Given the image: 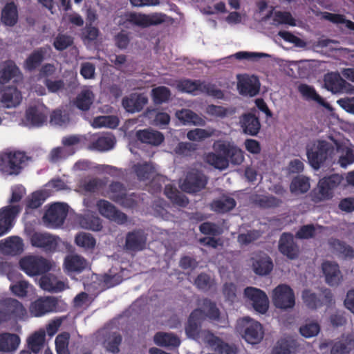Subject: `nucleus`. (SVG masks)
I'll list each match as a JSON object with an SVG mask.
<instances>
[{"label":"nucleus","mask_w":354,"mask_h":354,"mask_svg":"<svg viewBox=\"0 0 354 354\" xmlns=\"http://www.w3.org/2000/svg\"><path fill=\"white\" fill-rule=\"evenodd\" d=\"M337 140L330 138V141L316 140L306 145V156L310 165L318 169L324 164H334L335 157V146Z\"/></svg>","instance_id":"nucleus-1"},{"label":"nucleus","mask_w":354,"mask_h":354,"mask_svg":"<svg viewBox=\"0 0 354 354\" xmlns=\"http://www.w3.org/2000/svg\"><path fill=\"white\" fill-rule=\"evenodd\" d=\"M20 268L29 277L47 272L55 267L54 262L38 255H27L19 261Z\"/></svg>","instance_id":"nucleus-2"},{"label":"nucleus","mask_w":354,"mask_h":354,"mask_svg":"<svg viewBox=\"0 0 354 354\" xmlns=\"http://www.w3.org/2000/svg\"><path fill=\"white\" fill-rule=\"evenodd\" d=\"M29 158L21 151H3L0 153V171L6 175H17Z\"/></svg>","instance_id":"nucleus-3"},{"label":"nucleus","mask_w":354,"mask_h":354,"mask_svg":"<svg viewBox=\"0 0 354 354\" xmlns=\"http://www.w3.org/2000/svg\"><path fill=\"white\" fill-rule=\"evenodd\" d=\"M236 330L250 344L259 342L263 337L261 325L257 321L245 317L237 321Z\"/></svg>","instance_id":"nucleus-4"},{"label":"nucleus","mask_w":354,"mask_h":354,"mask_svg":"<svg viewBox=\"0 0 354 354\" xmlns=\"http://www.w3.org/2000/svg\"><path fill=\"white\" fill-rule=\"evenodd\" d=\"M272 301L274 306L282 310L292 309L295 305L293 290L288 285L280 284L272 292Z\"/></svg>","instance_id":"nucleus-5"},{"label":"nucleus","mask_w":354,"mask_h":354,"mask_svg":"<svg viewBox=\"0 0 354 354\" xmlns=\"http://www.w3.org/2000/svg\"><path fill=\"white\" fill-rule=\"evenodd\" d=\"M166 15L162 13L146 15L142 13L129 12L122 16V24L129 22L141 27L156 26L165 21Z\"/></svg>","instance_id":"nucleus-6"},{"label":"nucleus","mask_w":354,"mask_h":354,"mask_svg":"<svg viewBox=\"0 0 354 354\" xmlns=\"http://www.w3.org/2000/svg\"><path fill=\"white\" fill-rule=\"evenodd\" d=\"M0 309L7 322L11 319H24L27 314L26 309L22 303L12 297L1 299Z\"/></svg>","instance_id":"nucleus-7"},{"label":"nucleus","mask_w":354,"mask_h":354,"mask_svg":"<svg viewBox=\"0 0 354 354\" xmlns=\"http://www.w3.org/2000/svg\"><path fill=\"white\" fill-rule=\"evenodd\" d=\"M247 303L259 313L264 314L269 307V300L266 294L261 290L254 287H247L243 292Z\"/></svg>","instance_id":"nucleus-8"},{"label":"nucleus","mask_w":354,"mask_h":354,"mask_svg":"<svg viewBox=\"0 0 354 354\" xmlns=\"http://www.w3.org/2000/svg\"><path fill=\"white\" fill-rule=\"evenodd\" d=\"M330 346H331L330 354H349L354 349V335H342L340 339L335 342L324 339L320 343L319 348L326 349Z\"/></svg>","instance_id":"nucleus-9"},{"label":"nucleus","mask_w":354,"mask_h":354,"mask_svg":"<svg viewBox=\"0 0 354 354\" xmlns=\"http://www.w3.org/2000/svg\"><path fill=\"white\" fill-rule=\"evenodd\" d=\"M47 109L43 104L30 105L26 110L23 122L28 127H41L47 119Z\"/></svg>","instance_id":"nucleus-10"},{"label":"nucleus","mask_w":354,"mask_h":354,"mask_svg":"<svg viewBox=\"0 0 354 354\" xmlns=\"http://www.w3.org/2000/svg\"><path fill=\"white\" fill-rule=\"evenodd\" d=\"M94 338L107 351L113 353H118L120 351L119 346L122 342L120 334L110 331L107 328H102L94 335Z\"/></svg>","instance_id":"nucleus-11"},{"label":"nucleus","mask_w":354,"mask_h":354,"mask_svg":"<svg viewBox=\"0 0 354 354\" xmlns=\"http://www.w3.org/2000/svg\"><path fill=\"white\" fill-rule=\"evenodd\" d=\"M134 171L137 174L138 179L141 181L151 180V187H153V192H156L160 190L162 187L161 182H165V178L157 175L155 167L151 164H138L134 166Z\"/></svg>","instance_id":"nucleus-12"},{"label":"nucleus","mask_w":354,"mask_h":354,"mask_svg":"<svg viewBox=\"0 0 354 354\" xmlns=\"http://www.w3.org/2000/svg\"><path fill=\"white\" fill-rule=\"evenodd\" d=\"M213 149L216 151L223 153L227 157L229 162H230L233 165H241L244 160L243 151L230 142L216 141L213 145Z\"/></svg>","instance_id":"nucleus-13"},{"label":"nucleus","mask_w":354,"mask_h":354,"mask_svg":"<svg viewBox=\"0 0 354 354\" xmlns=\"http://www.w3.org/2000/svg\"><path fill=\"white\" fill-rule=\"evenodd\" d=\"M66 206L60 203L52 205L43 216V221L47 227H57L63 224L66 216Z\"/></svg>","instance_id":"nucleus-14"},{"label":"nucleus","mask_w":354,"mask_h":354,"mask_svg":"<svg viewBox=\"0 0 354 354\" xmlns=\"http://www.w3.org/2000/svg\"><path fill=\"white\" fill-rule=\"evenodd\" d=\"M237 90L245 96L254 97L259 92L260 82L255 75H237Z\"/></svg>","instance_id":"nucleus-15"},{"label":"nucleus","mask_w":354,"mask_h":354,"mask_svg":"<svg viewBox=\"0 0 354 354\" xmlns=\"http://www.w3.org/2000/svg\"><path fill=\"white\" fill-rule=\"evenodd\" d=\"M302 299L307 307L316 309L324 304H329L333 300L330 290L325 289L318 295L310 290H305L302 292Z\"/></svg>","instance_id":"nucleus-16"},{"label":"nucleus","mask_w":354,"mask_h":354,"mask_svg":"<svg viewBox=\"0 0 354 354\" xmlns=\"http://www.w3.org/2000/svg\"><path fill=\"white\" fill-rule=\"evenodd\" d=\"M96 206L98 212L102 216L120 225L127 222V216L117 209L110 202L101 199L97 202Z\"/></svg>","instance_id":"nucleus-17"},{"label":"nucleus","mask_w":354,"mask_h":354,"mask_svg":"<svg viewBox=\"0 0 354 354\" xmlns=\"http://www.w3.org/2000/svg\"><path fill=\"white\" fill-rule=\"evenodd\" d=\"M206 183V177L202 173L193 170L187 173L185 180L180 184V188L185 192L195 193L203 189Z\"/></svg>","instance_id":"nucleus-18"},{"label":"nucleus","mask_w":354,"mask_h":354,"mask_svg":"<svg viewBox=\"0 0 354 354\" xmlns=\"http://www.w3.org/2000/svg\"><path fill=\"white\" fill-rule=\"evenodd\" d=\"M21 207L19 205H12L0 209V236L4 235L11 229L12 222Z\"/></svg>","instance_id":"nucleus-19"},{"label":"nucleus","mask_w":354,"mask_h":354,"mask_svg":"<svg viewBox=\"0 0 354 354\" xmlns=\"http://www.w3.org/2000/svg\"><path fill=\"white\" fill-rule=\"evenodd\" d=\"M31 244L45 251H55L59 244V239L48 233L35 232L30 238Z\"/></svg>","instance_id":"nucleus-20"},{"label":"nucleus","mask_w":354,"mask_h":354,"mask_svg":"<svg viewBox=\"0 0 354 354\" xmlns=\"http://www.w3.org/2000/svg\"><path fill=\"white\" fill-rule=\"evenodd\" d=\"M147 237L142 230H135L129 232L125 239V250L129 252L143 250L147 246Z\"/></svg>","instance_id":"nucleus-21"},{"label":"nucleus","mask_w":354,"mask_h":354,"mask_svg":"<svg viewBox=\"0 0 354 354\" xmlns=\"http://www.w3.org/2000/svg\"><path fill=\"white\" fill-rule=\"evenodd\" d=\"M57 299L53 297H44L31 304L30 312L35 317H40L55 310Z\"/></svg>","instance_id":"nucleus-22"},{"label":"nucleus","mask_w":354,"mask_h":354,"mask_svg":"<svg viewBox=\"0 0 354 354\" xmlns=\"http://www.w3.org/2000/svg\"><path fill=\"white\" fill-rule=\"evenodd\" d=\"M21 100V93L15 87H8L0 93V106L4 108H15Z\"/></svg>","instance_id":"nucleus-23"},{"label":"nucleus","mask_w":354,"mask_h":354,"mask_svg":"<svg viewBox=\"0 0 354 354\" xmlns=\"http://www.w3.org/2000/svg\"><path fill=\"white\" fill-rule=\"evenodd\" d=\"M39 285L44 290L51 292H59L68 288L67 283L52 274L43 275L39 279Z\"/></svg>","instance_id":"nucleus-24"},{"label":"nucleus","mask_w":354,"mask_h":354,"mask_svg":"<svg viewBox=\"0 0 354 354\" xmlns=\"http://www.w3.org/2000/svg\"><path fill=\"white\" fill-rule=\"evenodd\" d=\"M272 19L271 24L273 26H279L280 24H288L291 26H296L295 21L291 14L288 12H281L275 10L271 7L270 10L261 18V21H267Z\"/></svg>","instance_id":"nucleus-25"},{"label":"nucleus","mask_w":354,"mask_h":354,"mask_svg":"<svg viewBox=\"0 0 354 354\" xmlns=\"http://www.w3.org/2000/svg\"><path fill=\"white\" fill-rule=\"evenodd\" d=\"M153 342L156 345L165 347L169 350L178 348L181 343L180 337L173 333L167 332H158L153 336Z\"/></svg>","instance_id":"nucleus-26"},{"label":"nucleus","mask_w":354,"mask_h":354,"mask_svg":"<svg viewBox=\"0 0 354 354\" xmlns=\"http://www.w3.org/2000/svg\"><path fill=\"white\" fill-rule=\"evenodd\" d=\"M147 102V97L138 93H132L122 99V106L129 113L139 112Z\"/></svg>","instance_id":"nucleus-27"},{"label":"nucleus","mask_w":354,"mask_h":354,"mask_svg":"<svg viewBox=\"0 0 354 354\" xmlns=\"http://www.w3.org/2000/svg\"><path fill=\"white\" fill-rule=\"evenodd\" d=\"M0 251L5 254L16 255L24 251L22 239L17 236L0 241Z\"/></svg>","instance_id":"nucleus-28"},{"label":"nucleus","mask_w":354,"mask_h":354,"mask_svg":"<svg viewBox=\"0 0 354 354\" xmlns=\"http://www.w3.org/2000/svg\"><path fill=\"white\" fill-rule=\"evenodd\" d=\"M279 251L290 259H295L298 256L299 249L294 242L292 235L283 234L279 242Z\"/></svg>","instance_id":"nucleus-29"},{"label":"nucleus","mask_w":354,"mask_h":354,"mask_svg":"<svg viewBox=\"0 0 354 354\" xmlns=\"http://www.w3.org/2000/svg\"><path fill=\"white\" fill-rule=\"evenodd\" d=\"M322 271L326 282L330 286H337L342 279V274L337 263L326 261L322 264Z\"/></svg>","instance_id":"nucleus-30"},{"label":"nucleus","mask_w":354,"mask_h":354,"mask_svg":"<svg viewBox=\"0 0 354 354\" xmlns=\"http://www.w3.org/2000/svg\"><path fill=\"white\" fill-rule=\"evenodd\" d=\"M239 124L245 134L256 136L261 128L258 118L254 114L245 113L240 117Z\"/></svg>","instance_id":"nucleus-31"},{"label":"nucleus","mask_w":354,"mask_h":354,"mask_svg":"<svg viewBox=\"0 0 354 354\" xmlns=\"http://www.w3.org/2000/svg\"><path fill=\"white\" fill-rule=\"evenodd\" d=\"M19 337L14 333H3L0 334V352L12 353L20 344Z\"/></svg>","instance_id":"nucleus-32"},{"label":"nucleus","mask_w":354,"mask_h":354,"mask_svg":"<svg viewBox=\"0 0 354 354\" xmlns=\"http://www.w3.org/2000/svg\"><path fill=\"white\" fill-rule=\"evenodd\" d=\"M203 318L204 315L201 309H196L191 313L185 326V333L189 337L196 338L198 336Z\"/></svg>","instance_id":"nucleus-33"},{"label":"nucleus","mask_w":354,"mask_h":354,"mask_svg":"<svg viewBox=\"0 0 354 354\" xmlns=\"http://www.w3.org/2000/svg\"><path fill=\"white\" fill-rule=\"evenodd\" d=\"M335 157L337 160L335 163L339 164L343 168H346L348 165L354 162L353 151L338 141L335 146Z\"/></svg>","instance_id":"nucleus-34"},{"label":"nucleus","mask_w":354,"mask_h":354,"mask_svg":"<svg viewBox=\"0 0 354 354\" xmlns=\"http://www.w3.org/2000/svg\"><path fill=\"white\" fill-rule=\"evenodd\" d=\"M204 340L214 351L225 354H236V348L223 343L219 338L209 332L205 333Z\"/></svg>","instance_id":"nucleus-35"},{"label":"nucleus","mask_w":354,"mask_h":354,"mask_svg":"<svg viewBox=\"0 0 354 354\" xmlns=\"http://www.w3.org/2000/svg\"><path fill=\"white\" fill-rule=\"evenodd\" d=\"M87 266V261L80 255L68 254L65 257L64 268L66 272H80Z\"/></svg>","instance_id":"nucleus-36"},{"label":"nucleus","mask_w":354,"mask_h":354,"mask_svg":"<svg viewBox=\"0 0 354 354\" xmlns=\"http://www.w3.org/2000/svg\"><path fill=\"white\" fill-rule=\"evenodd\" d=\"M136 136L142 142L153 146H158L164 140V136L162 133L151 129L138 131L136 133Z\"/></svg>","instance_id":"nucleus-37"},{"label":"nucleus","mask_w":354,"mask_h":354,"mask_svg":"<svg viewBox=\"0 0 354 354\" xmlns=\"http://www.w3.org/2000/svg\"><path fill=\"white\" fill-rule=\"evenodd\" d=\"M252 267L254 272L259 275H266L272 270L273 265L270 258L261 254L253 258Z\"/></svg>","instance_id":"nucleus-38"},{"label":"nucleus","mask_w":354,"mask_h":354,"mask_svg":"<svg viewBox=\"0 0 354 354\" xmlns=\"http://www.w3.org/2000/svg\"><path fill=\"white\" fill-rule=\"evenodd\" d=\"M21 75L19 68L12 62L6 63L3 68L0 70V84L8 83L12 79L18 81Z\"/></svg>","instance_id":"nucleus-39"},{"label":"nucleus","mask_w":354,"mask_h":354,"mask_svg":"<svg viewBox=\"0 0 354 354\" xmlns=\"http://www.w3.org/2000/svg\"><path fill=\"white\" fill-rule=\"evenodd\" d=\"M208 153L205 156V161L214 168L224 170L229 166V160L227 156L219 151Z\"/></svg>","instance_id":"nucleus-40"},{"label":"nucleus","mask_w":354,"mask_h":354,"mask_svg":"<svg viewBox=\"0 0 354 354\" xmlns=\"http://www.w3.org/2000/svg\"><path fill=\"white\" fill-rule=\"evenodd\" d=\"M345 81L339 73H330L324 77V84L326 88L333 93H337L345 88Z\"/></svg>","instance_id":"nucleus-41"},{"label":"nucleus","mask_w":354,"mask_h":354,"mask_svg":"<svg viewBox=\"0 0 354 354\" xmlns=\"http://www.w3.org/2000/svg\"><path fill=\"white\" fill-rule=\"evenodd\" d=\"M78 223L82 228L93 231H100L102 227L100 218L88 212L79 216Z\"/></svg>","instance_id":"nucleus-42"},{"label":"nucleus","mask_w":354,"mask_h":354,"mask_svg":"<svg viewBox=\"0 0 354 354\" xmlns=\"http://www.w3.org/2000/svg\"><path fill=\"white\" fill-rule=\"evenodd\" d=\"M18 20L17 6L13 3L6 5L1 12V21L6 26H13Z\"/></svg>","instance_id":"nucleus-43"},{"label":"nucleus","mask_w":354,"mask_h":354,"mask_svg":"<svg viewBox=\"0 0 354 354\" xmlns=\"http://www.w3.org/2000/svg\"><path fill=\"white\" fill-rule=\"evenodd\" d=\"M176 117L183 124L203 125L205 121L189 109H182L176 112Z\"/></svg>","instance_id":"nucleus-44"},{"label":"nucleus","mask_w":354,"mask_h":354,"mask_svg":"<svg viewBox=\"0 0 354 354\" xmlns=\"http://www.w3.org/2000/svg\"><path fill=\"white\" fill-rule=\"evenodd\" d=\"M236 205L234 198L228 196H223L214 201L210 206L213 211L224 213L232 209Z\"/></svg>","instance_id":"nucleus-45"},{"label":"nucleus","mask_w":354,"mask_h":354,"mask_svg":"<svg viewBox=\"0 0 354 354\" xmlns=\"http://www.w3.org/2000/svg\"><path fill=\"white\" fill-rule=\"evenodd\" d=\"M47 53L46 48H41L31 53L24 63V67L28 71H32L40 65Z\"/></svg>","instance_id":"nucleus-46"},{"label":"nucleus","mask_w":354,"mask_h":354,"mask_svg":"<svg viewBox=\"0 0 354 354\" xmlns=\"http://www.w3.org/2000/svg\"><path fill=\"white\" fill-rule=\"evenodd\" d=\"M165 194L173 203L178 206L185 207L189 203L188 199L183 194L179 193L175 187L169 184L165 185Z\"/></svg>","instance_id":"nucleus-47"},{"label":"nucleus","mask_w":354,"mask_h":354,"mask_svg":"<svg viewBox=\"0 0 354 354\" xmlns=\"http://www.w3.org/2000/svg\"><path fill=\"white\" fill-rule=\"evenodd\" d=\"M205 111L209 115L223 118L234 115L236 112V109L211 104L206 107Z\"/></svg>","instance_id":"nucleus-48"},{"label":"nucleus","mask_w":354,"mask_h":354,"mask_svg":"<svg viewBox=\"0 0 354 354\" xmlns=\"http://www.w3.org/2000/svg\"><path fill=\"white\" fill-rule=\"evenodd\" d=\"M94 100V94L90 90L85 89L81 91L76 97L75 104L82 111L88 110Z\"/></svg>","instance_id":"nucleus-49"},{"label":"nucleus","mask_w":354,"mask_h":354,"mask_svg":"<svg viewBox=\"0 0 354 354\" xmlns=\"http://www.w3.org/2000/svg\"><path fill=\"white\" fill-rule=\"evenodd\" d=\"M310 183L308 178L297 176L295 178L290 185L291 193L298 195L306 193L310 189Z\"/></svg>","instance_id":"nucleus-50"},{"label":"nucleus","mask_w":354,"mask_h":354,"mask_svg":"<svg viewBox=\"0 0 354 354\" xmlns=\"http://www.w3.org/2000/svg\"><path fill=\"white\" fill-rule=\"evenodd\" d=\"M216 130L213 128L195 129L187 132V137L191 141L201 142L215 135Z\"/></svg>","instance_id":"nucleus-51"},{"label":"nucleus","mask_w":354,"mask_h":354,"mask_svg":"<svg viewBox=\"0 0 354 354\" xmlns=\"http://www.w3.org/2000/svg\"><path fill=\"white\" fill-rule=\"evenodd\" d=\"M118 123L119 120L116 116H99L93 120L92 122V126L94 128L106 127L110 129H114L118 127Z\"/></svg>","instance_id":"nucleus-52"},{"label":"nucleus","mask_w":354,"mask_h":354,"mask_svg":"<svg viewBox=\"0 0 354 354\" xmlns=\"http://www.w3.org/2000/svg\"><path fill=\"white\" fill-rule=\"evenodd\" d=\"M45 340V331L39 330L36 331L28 339L29 348L34 353H38L44 346Z\"/></svg>","instance_id":"nucleus-53"},{"label":"nucleus","mask_w":354,"mask_h":354,"mask_svg":"<svg viewBox=\"0 0 354 354\" xmlns=\"http://www.w3.org/2000/svg\"><path fill=\"white\" fill-rule=\"evenodd\" d=\"M171 96L170 90L166 86H158L151 90V97L156 104H160L169 101Z\"/></svg>","instance_id":"nucleus-54"},{"label":"nucleus","mask_w":354,"mask_h":354,"mask_svg":"<svg viewBox=\"0 0 354 354\" xmlns=\"http://www.w3.org/2000/svg\"><path fill=\"white\" fill-rule=\"evenodd\" d=\"M202 85L203 83L199 81L185 80L179 82L177 84V88L180 91L198 95L201 93V86Z\"/></svg>","instance_id":"nucleus-55"},{"label":"nucleus","mask_w":354,"mask_h":354,"mask_svg":"<svg viewBox=\"0 0 354 354\" xmlns=\"http://www.w3.org/2000/svg\"><path fill=\"white\" fill-rule=\"evenodd\" d=\"M31 288L32 286L25 280L19 281L10 286L11 292L19 298L27 297Z\"/></svg>","instance_id":"nucleus-56"},{"label":"nucleus","mask_w":354,"mask_h":354,"mask_svg":"<svg viewBox=\"0 0 354 354\" xmlns=\"http://www.w3.org/2000/svg\"><path fill=\"white\" fill-rule=\"evenodd\" d=\"M70 335L64 332L58 335L55 338V346L57 354H70L68 350Z\"/></svg>","instance_id":"nucleus-57"},{"label":"nucleus","mask_w":354,"mask_h":354,"mask_svg":"<svg viewBox=\"0 0 354 354\" xmlns=\"http://www.w3.org/2000/svg\"><path fill=\"white\" fill-rule=\"evenodd\" d=\"M323 227L313 225H306L302 226L296 233V236L299 239H310L313 237L317 232H321Z\"/></svg>","instance_id":"nucleus-58"},{"label":"nucleus","mask_w":354,"mask_h":354,"mask_svg":"<svg viewBox=\"0 0 354 354\" xmlns=\"http://www.w3.org/2000/svg\"><path fill=\"white\" fill-rule=\"evenodd\" d=\"M115 138L111 136H106L99 138L93 143L92 147L98 151H107L113 147Z\"/></svg>","instance_id":"nucleus-59"},{"label":"nucleus","mask_w":354,"mask_h":354,"mask_svg":"<svg viewBox=\"0 0 354 354\" xmlns=\"http://www.w3.org/2000/svg\"><path fill=\"white\" fill-rule=\"evenodd\" d=\"M76 244L85 249H92L95 245V240L91 234L82 232L75 236Z\"/></svg>","instance_id":"nucleus-60"},{"label":"nucleus","mask_w":354,"mask_h":354,"mask_svg":"<svg viewBox=\"0 0 354 354\" xmlns=\"http://www.w3.org/2000/svg\"><path fill=\"white\" fill-rule=\"evenodd\" d=\"M330 244L338 254L346 258H352L354 257V250L348 245L339 240H333Z\"/></svg>","instance_id":"nucleus-61"},{"label":"nucleus","mask_w":354,"mask_h":354,"mask_svg":"<svg viewBox=\"0 0 354 354\" xmlns=\"http://www.w3.org/2000/svg\"><path fill=\"white\" fill-rule=\"evenodd\" d=\"M108 196L115 202H120L125 195V189L120 183H114L110 185Z\"/></svg>","instance_id":"nucleus-62"},{"label":"nucleus","mask_w":354,"mask_h":354,"mask_svg":"<svg viewBox=\"0 0 354 354\" xmlns=\"http://www.w3.org/2000/svg\"><path fill=\"white\" fill-rule=\"evenodd\" d=\"M320 331V326L317 322L306 323L299 328L301 335L306 338H310L317 335Z\"/></svg>","instance_id":"nucleus-63"},{"label":"nucleus","mask_w":354,"mask_h":354,"mask_svg":"<svg viewBox=\"0 0 354 354\" xmlns=\"http://www.w3.org/2000/svg\"><path fill=\"white\" fill-rule=\"evenodd\" d=\"M292 347L293 341L281 339L273 348L272 354H291Z\"/></svg>","instance_id":"nucleus-64"}]
</instances>
